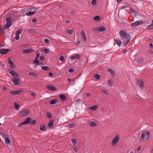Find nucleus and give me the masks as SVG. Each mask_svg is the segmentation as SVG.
Returning a JSON list of instances; mask_svg holds the SVG:
<instances>
[{
    "instance_id": "nucleus-1",
    "label": "nucleus",
    "mask_w": 153,
    "mask_h": 153,
    "mask_svg": "<svg viewBox=\"0 0 153 153\" xmlns=\"http://www.w3.org/2000/svg\"><path fill=\"white\" fill-rule=\"evenodd\" d=\"M119 34L120 36L123 39H128L130 38V35L126 33L125 31L123 30L120 31L119 32Z\"/></svg>"
},
{
    "instance_id": "nucleus-2",
    "label": "nucleus",
    "mask_w": 153,
    "mask_h": 153,
    "mask_svg": "<svg viewBox=\"0 0 153 153\" xmlns=\"http://www.w3.org/2000/svg\"><path fill=\"white\" fill-rule=\"evenodd\" d=\"M106 30L105 27L103 26L98 27L93 29V30L96 32H102Z\"/></svg>"
},
{
    "instance_id": "nucleus-3",
    "label": "nucleus",
    "mask_w": 153,
    "mask_h": 153,
    "mask_svg": "<svg viewBox=\"0 0 153 153\" xmlns=\"http://www.w3.org/2000/svg\"><path fill=\"white\" fill-rule=\"evenodd\" d=\"M37 9L33 6H30L29 7V16L34 14L37 10Z\"/></svg>"
},
{
    "instance_id": "nucleus-4",
    "label": "nucleus",
    "mask_w": 153,
    "mask_h": 153,
    "mask_svg": "<svg viewBox=\"0 0 153 153\" xmlns=\"http://www.w3.org/2000/svg\"><path fill=\"white\" fill-rule=\"evenodd\" d=\"M143 23H144V22L142 20L140 21H137L135 22L132 23L131 25V27H134Z\"/></svg>"
},
{
    "instance_id": "nucleus-5",
    "label": "nucleus",
    "mask_w": 153,
    "mask_h": 153,
    "mask_svg": "<svg viewBox=\"0 0 153 153\" xmlns=\"http://www.w3.org/2000/svg\"><path fill=\"white\" fill-rule=\"evenodd\" d=\"M8 71L13 76L19 77V74L17 72L12 70L9 69L8 70Z\"/></svg>"
},
{
    "instance_id": "nucleus-6",
    "label": "nucleus",
    "mask_w": 153,
    "mask_h": 153,
    "mask_svg": "<svg viewBox=\"0 0 153 153\" xmlns=\"http://www.w3.org/2000/svg\"><path fill=\"white\" fill-rule=\"evenodd\" d=\"M16 78H14L12 79V81L13 84L16 86L18 85L19 84V78L18 77Z\"/></svg>"
},
{
    "instance_id": "nucleus-7",
    "label": "nucleus",
    "mask_w": 153,
    "mask_h": 153,
    "mask_svg": "<svg viewBox=\"0 0 153 153\" xmlns=\"http://www.w3.org/2000/svg\"><path fill=\"white\" fill-rule=\"evenodd\" d=\"M119 136L118 135L115 136V137L113 139L111 142L112 145H113L114 144L117 143L119 142Z\"/></svg>"
},
{
    "instance_id": "nucleus-8",
    "label": "nucleus",
    "mask_w": 153,
    "mask_h": 153,
    "mask_svg": "<svg viewBox=\"0 0 153 153\" xmlns=\"http://www.w3.org/2000/svg\"><path fill=\"white\" fill-rule=\"evenodd\" d=\"M46 88L50 91H55L57 90L55 87L51 85H47L46 87Z\"/></svg>"
},
{
    "instance_id": "nucleus-9",
    "label": "nucleus",
    "mask_w": 153,
    "mask_h": 153,
    "mask_svg": "<svg viewBox=\"0 0 153 153\" xmlns=\"http://www.w3.org/2000/svg\"><path fill=\"white\" fill-rule=\"evenodd\" d=\"M22 91V90H19L16 91H11L10 93L13 95L19 94Z\"/></svg>"
},
{
    "instance_id": "nucleus-10",
    "label": "nucleus",
    "mask_w": 153,
    "mask_h": 153,
    "mask_svg": "<svg viewBox=\"0 0 153 153\" xmlns=\"http://www.w3.org/2000/svg\"><path fill=\"white\" fill-rule=\"evenodd\" d=\"M10 50L8 49H1L0 50V54H4L8 52Z\"/></svg>"
},
{
    "instance_id": "nucleus-11",
    "label": "nucleus",
    "mask_w": 153,
    "mask_h": 153,
    "mask_svg": "<svg viewBox=\"0 0 153 153\" xmlns=\"http://www.w3.org/2000/svg\"><path fill=\"white\" fill-rule=\"evenodd\" d=\"M81 35L82 36L83 41H85L87 39V38L84 30H81Z\"/></svg>"
},
{
    "instance_id": "nucleus-12",
    "label": "nucleus",
    "mask_w": 153,
    "mask_h": 153,
    "mask_svg": "<svg viewBox=\"0 0 153 153\" xmlns=\"http://www.w3.org/2000/svg\"><path fill=\"white\" fill-rule=\"evenodd\" d=\"M29 113V110L26 109L21 113L20 114V116H25Z\"/></svg>"
},
{
    "instance_id": "nucleus-13",
    "label": "nucleus",
    "mask_w": 153,
    "mask_h": 153,
    "mask_svg": "<svg viewBox=\"0 0 153 153\" xmlns=\"http://www.w3.org/2000/svg\"><path fill=\"white\" fill-rule=\"evenodd\" d=\"M8 63L10 68H13L14 67V63H13V62L11 60V59L10 58H8Z\"/></svg>"
},
{
    "instance_id": "nucleus-14",
    "label": "nucleus",
    "mask_w": 153,
    "mask_h": 153,
    "mask_svg": "<svg viewBox=\"0 0 153 153\" xmlns=\"http://www.w3.org/2000/svg\"><path fill=\"white\" fill-rule=\"evenodd\" d=\"M59 97L60 99L63 101H65L67 99V98L64 94H60L59 95Z\"/></svg>"
},
{
    "instance_id": "nucleus-15",
    "label": "nucleus",
    "mask_w": 153,
    "mask_h": 153,
    "mask_svg": "<svg viewBox=\"0 0 153 153\" xmlns=\"http://www.w3.org/2000/svg\"><path fill=\"white\" fill-rule=\"evenodd\" d=\"M54 121L53 120H51L48 123V125L49 128H51L53 127V126L54 124Z\"/></svg>"
},
{
    "instance_id": "nucleus-16",
    "label": "nucleus",
    "mask_w": 153,
    "mask_h": 153,
    "mask_svg": "<svg viewBox=\"0 0 153 153\" xmlns=\"http://www.w3.org/2000/svg\"><path fill=\"white\" fill-rule=\"evenodd\" d=\"M138 84L140 86L143 88L144 87V82L140 80L138 82Z\"/></svg>"
},
{
    "instance_id": "nucleus-17",
    "label": "nucleus",
    "mask_w": 153,
    "mask_h": 153,
    "mask_svg": "<svg viewBox=\"0 0 153 153\" xmlns=\"http://www.w3.org/2000/svg\"><path fill=\"white\" fill-rule=\"evenodd\" d=\"M29 75L33 76L35 77H37L39 76V75L38 74L33 72H29Z\"/></svg>"
},
{
    "instance_id": "nucleus-18",
    "label": "nucleus",
    "mask_w": 153,
    "mask_h": 153,
    "mask_svg": "<svg viewBox=\"0 0 153 153\" xmlns=\"http://www.w3.org/2000/svg\"><path fill=\"white\" fill-rule=\"evenodd\" d=\"M28 124H29V117H27L25 120L20 123L19 125L20 126H22L23 125Z\"/></svg>"
},
{
    "instance_id": "nucleus-19",
    "label": "nucleus",
    "mask_w": 153,
    "mask_h": 153,
    "mask_svg": "<svg viewBox=\"0 0 153 153\" xmlns=\"http://www.w3.org/2000/svg\"><path fill=\"white\" fill-rule=\"evenodd\" d=\"M12 25L11 23H7L4 25V28L5 29H7L10 28Z\"/></svg>"
},
{
    "instance_id": "nucleus-20",
    "label": "nucleus",
    "mask_w": 153,
    "mask_h": 153,
    "mask_svg": "<svg viewBox=\"0 0 153 153\" xmlns=\"http://www.w3.org/2000/svg\"><path fill=\"white\" fill-rule=\"evenodd\" d=\"M145 136V132H143L141 134V135L140 138V140L141 141H143L144 140Z\"/></svg>"
},
{
    "instance_id": "nucleus-21",
    "label": "nucleus",
    "mask_w": 153,
    "mask_h": 153,
    "mask_svg": "<svg viewBox=\"0 0 153 153\" xmlns=\"http://www.w3.org/2000/svg\"><path fill=\"white\" fill-rule=\"evenodd\" d=\"M58 102V100L57 99L52 100L50 101V104L51 105H53L56 103Z\"/></svg>"
},
{
    "instance_id": "nucleus-22",
    "label": "nucleus",
    "mask_w": 153,
    "mask_h": 153,
    "mask_svg": "<svg viewBox=\"0 0 153 153\" xmlns=\"http://www.w3.org/2000/svg\"><path fill=\"white\" fill-rule=\"evenodd\" d=\"M114 41L115 42H116L117 45H118L119 47H120L122 43L121 41L119 39H114Z\"/></svg>"
},
{
    "instance_id": "nucleus-23",
    "label": "nucleus",
    "mask_w": 153,
    "mask_h": 153,
    "mask_svg": "<svg viewBox=\"0 0 153 153\" xmlns=\"http://www.w3.org/2000/svg\"><path fill=\"white\" fill-rule=\"evenodd\" d=\"M31 118L29 117V123H31L30 125L32 126H33L36 123V120H33L31 121Z\"/></svg>"
},
{
    "instance_id": "nucleus-24",
    "label": "nucleus",
    "mask_w": 153,
    "mask_h": 153,
    "mask_svg": "<svg viewBox=\"0 0 153 153\" xmlns=\"http://www.w3.org/2000/svg\"><path fill=\"white\" fill-rule=\"evenodd\" d=\"M46 128V125L44 124H42L40 126V129L42 131H44Z\"/></svg>"
},
{
    "instance_id": "nucleus-25",
    "label": "nucleus",
    "mask_w": 153,
    "mask_h": 153,
    "mask_svg": "<svg viewBox=\"0 0 153 153\" xmlns=\"http://www.w3.org/2000/svg\"><path fill=\"white\" fill-rule=\"evenodd\" d=\"M42 69L44 71H49L51 70V67L47 66H43L42 67Z\"/></svg>"
},
{
    "instance_id": "nucleus-26",
    "label": "nucleus",
    "mask_w": 153,
    "mask_h": 153,
    "mask_svg": "<svg viewBox=\"0 0 153 153\" xmlns=\"http://www.w3.org/2000/svg\"><path fill=\"white\" fill-rule=\"evenodd\" d=\"M101 19V17L99 16H95L94 17V19L96 21H98L100 20Z\"/></svg>"
},
{
    "instance_id": "nucleus-27",
    "label": "nucleus",
    "mask_w": 153,
    "mask_h": 153,
    "mask_svg": "<svg viewBox=\"0 0 153 153\" xmlns=\"http://www.w3.org/2000/svg\"><path fill=\"white\" fill-rule=\"evenodd\" d=\"M5 143L7 144L10 143V138L8 137H6L5 139Z\"/></svg>"
},
{
    "instance_id": "nucleus-28",
    "label": "nucleus",
    "mask_w": 153,
    "mask_h": 153,
    "mask_svg": "<svg viewBox=\"0 0 153 153\" xmlns=\"http://www.w3.org/2000/svg\"><path fill=\"white\" fill-rule=\"evenodd\" d=\"M107 71H108L111 75H113L114 76L115 75V73L114 71L111 68H109L108 69Z\"/></svg>"
},
{
    "instance_id": "nucleus-29",
    "label": "nucleus",
    "mask_w": 153,
    "mask_h": 153,
    "mask_svg": "<svg viewBox=\"0 0 153 153\" xmlns=\"http://www.w3.org/2000/svg\"><path fill=\"white\" fill-rule=\"evenodd\" d=\"M130 10L132 11V14L134 17L136 16L137 13L135 11L134 9L132 8H130Z\"/></svg>"
},
{
    "instance_id": "nucleus-30",
    "label": "nucleus",
    "mask_w": 153,
    "mask_h": 153,
    "mask_svg": "<svg viewBox=\"0 0 153 153\" xmlns=\"http://www.w3.org/2000/svg\"><path fill=\"white\" fill-rule=\"evenodd\" d=\"M97 106L94 105L92 106L91 107L89 108V109L91 110H95L97 109Z\"/></svg>"
},
{
    "instance_id": "nucleus-31",
    "label": "nucleus",
    "mask_w": 153,
    "mask_h": 153,
    "mask_svg": "<svg viewBox=\"0 0 153 153\" xmlns=\"http://www.w3.org/2000/svg\"><path fill=\"white\" fill-rule=\"evenodd\" d=\"M127 40L123 43V46H125L128 44L130 41L131 38L126 39Z\"/></svg>"
},
{
    "instance_id": "nucleus-32",
    "label": "nucleus",
    "mask_w": 153,
    "mask_h": 153,
    "mask_svg": "<svg viewBox=\"0 0 153 153\" xmlns=\"http://www.w3.org/2000/svg\"><path fill=\"white\" fill-rule=\"evenodd\" d=\"M14 106L15 109L16 110H18L19 108V106L18 104L16 102L14 103Z\"/></svg>"
},
{
    "instance_id": "nucleus-33",
    "label": "nucleus",
    "mask_w": 153,
    "mask_h": 153,
    "mask_svg": "<svg viewBox=\"0 0 153 153\" xmlns=\"http://www.w3.org/2000/svg\"><path fill=\"white\" fill-rule=\"evenodd\" d=\"M94 78L97 80H99L100 78V76L99 74H94Z\"/></svg>"
},
{
    "instance_id": "nucleus-34",
    "label": "nucleus",
    "mask_w": 153,
    "mask_h": 153,
    "mask_svg": "<svg viewBox=\"0 0 153 153\" xmlns=\"http://www.w3.org/2000/svg\"><path fill=\"white\" fill-rule=\"evenodd\" d=\"M128 7L130 8H131V6L129 4H126V5L125 6H124L121 7V9H123L125 8Z\"/></svg>"
},
{
    "instance_id": "nucleus-35",
    "label": "nucleus",
    "mask_w": 153,
    "mask_h": 153,
    "mask_svg": "<svg viewBox=\"0 0 153 153\" xmlns=\"http://www.w3.org/2000/svg\"><path fill=\"white\" fill-rule=\"evenodd\" d=\"M89 125L93 127L97 126V124L94 122L93 121H91L89 123Z\"/></svg>"
},
{
    "instance_id": "nucleus-36",
    "label": "nucleus",
    "mask_w": 153,
    "mask_h": 153,
    "mask_svg": "<svg viewBox=\"0 0 153 153\" xmlns=\"http://www.w3.org/2000/svg\"><path fill=\"white\" fill-rule=\"evenodd\" d=\"M59 59L62 62H64L65 61V59L64 57V56L63 55L61 56H59Z\"/></svg>"
},
{
    "instance_id": "nucleus-37",
    "label": "nucleus",
    "mask_w": 153,
    "mask_h": 153,
    "mask_svg": "<svg viewBox=\"0 0 153 153\" xmlns=\"http://www.w3.org/2000/svg\"><path fill=\"white\" fill-rule=\"evenodd\" d=\"M108 85L110 86H112L114 83V81H111L110 80H109L108 81Z\"/></svg>"
},
{
    "instance_id": "nucleus-38",
    "label": "nucleus",
    "mask_w": 153,
    "mask_h": 153,
    "mask_svg": "<svg viewBox=\"0 0 153 153\" xmlns=\"http://www.w3.org/2000/svg\"><path fill=\"white\" fill-rule=\"evenodd\" d=\"M145 134L146 135L147 139L149 138L151 136L150 132L149 131H147L146 132Z\"/></svg>"
},
{
    "instance_id": "nucleus-39",
    "label": "nucleus",
    "mask_w": 153,
    "mask_h": 153,
    "mask_svg": "<svg viewBox=\"0 0 153 153\" xmlns=\"http://www.w3.org/2000/svg\"><path fill=\"white\" fill-rule=\"evenodd\" d=\"M39 51L37 50L36 51V56L35 57V59H38V58L39 57V56H40V53L37 52H38Z\"/></svg>"
},
{
    "instance_id": "nucleus-40",
    "label": "nucleus",
    "mask_w": 153,
    "mask_h": 153,
    "mask_svg": "<svg viewBox=\"0 0 153 153\" xmlns=\"http://www.w3.org/2000/svg\"><path fill=\"white\" fill-rule=\"evenodd\" d=\"M35 63L36 65H38L39 64V62L38 60V59H35L33 61V64Z\"/></svg>"
},
{
    "instance_id": "nucleus-41",
    "label": "nucleus",
    "mask_w": 153,
    "mask_h": 153,
    "mask_svg": "<svg viewBox=\"0 0 153 153\" xmlns=\"http://www.w3.org/2000/svg\"><path fill=\"white\" fill-rule=\"evenodd\" d=\"M47 117L48 118H51L52 117V115L50 112H47Z\"/></svg>"
},
{
    "instance_id": "nucleus-42",
    "label": "nucleus",
    "mask_w": 153,
    "mask_h": 153,
    "mask_svg": "<svg viewBox=\"0 0 153 153\" xmlns=\"http://www.w3.org/2000/svg\"><path fill=\"white\" fill-rule=\"evenodd\" d=\"M143 61V57H140L137 61L138 63H141Z\"/></svg>"
},
{
    "instance_id": "nucleus-43",
    "label": "nucleus",
    "mask_w": 153,
    "mask_h": 153,
    "mask_svg": "<svg viewBox=\"0 0 153 153\" xmlns=\"http://www.w3.org/2000/svg\"><path fill=\"white\" fill-rule=\"evenodd\" d=\"M36 32L35 30L34 29H31L29 30V33H34Z\"/></svg>"
},
{
    "instance_id": "nucleus-44",
    "label": "nucleus",
    "mask_w": 153,
    "mask_h": 153,
    "mask_svg": "<svg viewBox=\"0 0 153 153\" xmlns=\"http://www.w3.org/2000/svg\"><path fill=\"white\" fill-rule=\"evenodd\" d=\"M147 29H153V25L152 24H151L148 26L147 27Z\"/></svg>"
},
{
    "instance_id": "nucleus-45",
    "label": "nucleus",
    "mask_w": 153,
    "mask_h": 153,
    "mask_svg": "<svg viewBox=\"0 0 153 153\" xmlns=\"http://www.w3.org/2000/svg\"><path fill=\"white\" fill-rule=\"evenodd\" d=\"M6 22L8 23H11V18L10 17H8L6 19Z\"/></svg>"
},
{
    "instance_id": "nucleus-46",
    "label": "nucleus",
    "mask_w": 153,
    "mask_h": 153,
    "mask_svg": "<svg viewBox=\"0 0 153 153\" xmlns=\"http://www.w3.org/2000/svg\"><path fill=\"white\" fill-rule=\"evenodd\" d=\"M97 4V0H93L91 1V4L93 5H95Z\"/></svg>"
},
{
    "instance_id": "nucleus-47",
    "label": "nucleus",
    "mask_w": 153,
    "mask_h": 153,
    "mask_svg": "<svg viewBox=\"0 0 153 153\" xmlns=\"http://www.w3.org/2000/svg\"><path fill=\"white\" fill-rule=\"evenodd\" d=\"M71 141L74 144H75L76 143L77 140L74 138L72 139Z\"/></svg>"
},
{
    "instance_id": "nucleus-48",
    "label": "nucleus",
    "mask_w": 153,
    "mask_h": 153,
    "mask_svg": "<svg viewBox=\"0 0 153 153\" xmlns=\"http://www.w3.org/2000/svg\"><path fill=\"white\" fill-rule=\"evenodd\" d=\"M22 32V30L21 29H19L16 31V33L20 35V34Z\"/></svg>"
},
{
    "instance_id": "nucleus-49",
    "label": "nucleus",
    "mask_w": 153,
    "mask_h": 153,
    "mask_svg": "<svg viewBox=\"0 0 153 153\" xmlns=\"http://www.w3.org/2000/svg\"><path fill=\"white\" fill-rule=\"evenodd\" d=\"M16 37H15V39L16 40H19V38H19L20 35L16 33Z\"/></svg>"
},
{
    "instance_id": "nucleus-50",
    "label": "nucleus",
    "mask_w": 153,
    "mask_h": 153,
    "mask_svg": "<svg viewBox=\"0 0 153 153\" xmlns=\"http://www.w3.org/2000/svg\"><path fill=\"white\" fill-rule=\"evenodd\" d=\"M74 69L73 68H71L68 69V72L69 73H72L74 71Z\"/></svg>"
},
{
    "instance_id": "nucleus-51",
    "label": "nucleus",
    "mask_w": 153,
    "mask_h": 153,
    "mask_svg": "<svg viewBox=\"0 0 153 153\" xmlns=\"http://www.w3.org/2000/svg\"><path fill=\"white\" fill-rule=\"evenodd\" d=\"M23 52L25 53H29V49L24 50L23 51Z\"/></svg>"
},
{
    "instance_id": "nucleus-52",
    "label": "nucleus",
    "mask_w": 153,
    "mask_h": 153,
    "mask_svg": "<svg viewBox=\"0 0 153 153\" xmlns=\"http://www.w3.org/2000/svg\"><path fill=\"white\" fill-rule=\"evenodd\" d=\"M43 52L46 53H47L49 52V51L48 49L46 48L44 49Z\"/></svg>"
},
{
    "instance_id": "nucleus-53",
    "label": "nucleus",
    "mask_w": 153,
    "mask_h": 153,
    "mask_svg": "<svg viewBox=\"0 0 153 153\" xmlns=\"http://www.w3.org/2000/svg\"><path fill=\"white\" fill-rule=\"evenodd\" d=\"M74 56H75V57L77 59H79L80 58V56L78 54H76Z\"/></svg>"
},
{
    "instance_id": "nucleus-54",
    "label": "nucleus",
    "mask_w": 153,
    "mask_h": 153,
    "mask_svg": "<svg viewBox=\"0 0 153 153\" xmlns=\"http://www.w3.org/2000/svg\"><path fill=\"white\" fill-rule=\"evenodd\" d=\"M75 59V57L74 56H72L70 58V60L71 61H73L74 59Z\"/></svg>"
},
{
    "instance_id": "nucleus-55",
    "label": "nucleus",
    "mask_w": 153,
    "mask_h": 153,
    "mask_svg": "<svg viewBox=\"0 0 153 153\" xmlns=\"http://www.w3.org/2000/svg\"><path fill=\"white\" fill-rule=\"evenodd\" d=\"M102 92L104 94H106L108 95V92H107V91H106L105 90H102Z\"/></svg>"
},
{
    "instance_id": "nucleus-56",
    "label": "nucleus",
    "mask_w": 153,
    "mask_h": 153,
    "mask_svg": "<svg viewBox=\"0 0 153 153\" xmlns=\"http://www.w3.org/2000/svg\"><path fill=\"white\" fill-rule=\"evenodd\" d=\"M76 11H74L73 12H71L70 13L71 15H74L76 14Z\"/></svg>"
},
{
    "instance_id": "nucleus-57",
    "label": "nucleus",
    "mask_w": 153,
    "mask_h": 153,
    "mask_svg": "<svg viewBox=\"0 0 153 153\" xmlns=\"http://www.w3.org/2000/svg\"><path fill=\"white\" fill-rule=\"evenodd\" d=\"M73 32V30L71 29H69L67 31V33L69 34H71Z\"/></svg>"
},
{
    "instance_id": "nucleus-58",
    "label": "nucleus",
    "mask_w": 153,
    "mask_h": 153,
    "mask_svg": "<svg viewBox=\"0 0 153 153\" xmlns=\"http://www.w3.org/2000/svg\"><path fill=\"white\" fill-rule=\"evenodd\" d=\"M45 58V56H41L40 57V60H43Z\"/></svg>"
},
{
    "instance_id": "nucleus-59",
    "label": "nucleus",
    "mask_w": 153,
    "mask_h": 153,
    "mask_svg": "<svg viewBox=\"0 0 153 153\" xmlns=\"http://www.w3.org/2000/svg\"><path fill=\"white\" fill-rule=\"evenodd\" d=\"M74 126H75V124L74 123H73L70 124V127L71 128H73Z\"/></svg>"
},
{
    "instance_id": "nucleus-60",
    "label": "nucleus",
    "mask_w": 153,
    "mask_h": 153,
    "mask_svg": "<svg viewBox=\"0 0 153 153\" xmlns=\"http://www.w3.org/2000/svg\"><path fill=\"white\" fill-rule=\"evenodd\" d=\"M44 42L46 43H48L49 42V40L48 39H45L44 40Z\"/></svg>"
},
{
    "instance_id": "nucleus-61",
    "label": "nucleus",
    "mask_w": 153,
    "mask_h": 153,
    "mask_svg": "<svg viewBox=\"0 0 153 153\" xmlns=\"http://www.w3.org/2000/svg\"><path fill=\"white\" fill-rule=\"evenodd\" d=\"M30 94L32 96H33V97H34L36 96V94L34 93H33V92H32V93H31Z\"/></svg>"
},
{
    "instance_id": "nucleus-62",
    "label": "nucleus",
    "mask_w": 153,
    "mask_h": 153,
    "mask_svg": "<svg viewBox=\"0 0 153 153\" xmlns=\"http://www.w3.org/2000/svg\"><path fill=\"white\" fill-rule=\"evenodd\" d=\"M128 51L127 49H124L122 50V52L123 53H126Z\"/></svg>"
},
{
    "instance_id": "nucleus-63",
    "label": "nucleus",
    "mask_w": 153,
    "mask_h": 153,
    "mask_svg": "<svg viewBox=\"0 0 153 153\" xmlns=\"http://www.w3.org/2000/svg\"><path fill=\"white\" fill-rule=\"evenodd\" d=\"M32 22L33 23H36L37 22L36 19H33L32 20Z\"/></svg>"
},
{
    "instance_id": "nucleus-64",
    "label": "nucleus",
    "mask_w": 153,
    "mask_h": 153,
    "mask_svg": "<svg viewBox=\"0 0 153 153\" xmlns=\"http://www.w3.org/2000/svg\"><path fill=\"white\" fill-rule=\"evenodd\" d=\"M149 47L151 49H152L153 48V45L152 43H150Z\"/></svg>"
}]
</instances>
